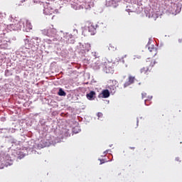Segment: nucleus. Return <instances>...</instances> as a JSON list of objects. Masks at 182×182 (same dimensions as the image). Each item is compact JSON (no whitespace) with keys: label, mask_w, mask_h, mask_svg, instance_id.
Wrapping results in <instances>:
<instances>
[{"label":"nucleus","mask_w":182,"mask_h":182,"mask_svg":"<svg viewBox=\"0 0 182 182\" xmlns=\"http://www.w3.org/2000/svg\"><path fill=\"white\" fill-rule=\"evenodd\" d=\"M133 83H134V77L129 76L128 81L124 84V87H127L128 86H130V85H133Z\"/></svg>","instance_id":"obj_6"},{"label":"nucleus","mask_w":182,"mask_h":182,"mask_svg":"<svg viewBox=\"0 0 182 182\" xmlns=\"http://www.w3.org/2000/svg\"><path fill=\"white\" fill-rule=\"evenodd\" d=\"M100 96L104 99H107V97L110 96V92H109V90H104Z\"/></svg>","instance_id":"obj_8"},{"label":"nucleus","mask_w":182,"mask_h":182,"mask_svg":"<svg viewBox=\"0 0 182 182\" xmlns=\"http://www.w3.org/2000/svg\"><path fill=\"white\" fill-rule=\"evenodd\" d=\"M156 60L153 59V58H147L145 64H144V67H143L141 70L140 72L142 74H148L149 72H151L153 69V68H154V65H156Z\"/></svg>","instance_id":"obj_1"},{"label":"nucleus","mask_w":182,"mask_h":182,"mask_svg":"<svg viewBox=\"0 0 182 182\" xmlns=\"http://www.w3.org/2000/svg\"><path fill=\"white\" fill-rule=\"evenodd\" d=\"M142 98L144 99L145 103H146V102L148 100H151L152 99V97H147V94L146 93H142Z\"/></svg>","instance_id":"obj_9"},{"label":"nucleus","mask_w":182,"mask_h":182,"mask_svg":"<svg viewBox=\"0 0 182 182\" xmlns=\"http://www.w3.org/2000/svg\"><path fill=\"white\" fill-rule=\"evenodd\" d=\"M100 164H105V159H100Z\"/></svg>","instance_id":"obj_13"},{"label":"nucleus","mask_w":182,"mask_h":182,"mask_svg":"<svg viewBox=\"0 0 182 182\" xmlns=\"http://www.w3.org/2000/svg\"><path fill=\"white\" fill-rule=\"evenodd\" d=\"M95 96L96 92L95 91H90L88 94L86 95V97L88 99V100H95Z\"/></svg>","instance_id":"obj_7"},{"label":"nucleus","mask_w":182,"mask_h":182,"mask_svg":"<svg viewBox=\"0 0 182 182\" xmlns=\"http://www.w3.org/2000/svg\"><path fill=\"white\" fill-rule=\"evenodd\" d=\"M109 4H111L112 5H113V4H116V1L114 0H110Z\"/></svg>","instance_id":"obj_12"},{"label":"nucleus","mask_w":182,"mask_h":182,"mask_svg":"<svg viewBox=\"0 0 182 182\" xmlns=\"http://www.w3.org/2000/svg\"><path fill=\"white\" fill-rule=\"evenodd\" d=\"M58 95V96H66V92L62 88H60Z\"/></svg>","instance_id":"obj_10"},{"label":"nucleus","mask_w":182,"mask_h":182,"mask_svg":"<svg viewBox=\"0 0 182 182\" xmlns=\"http://www.w3.org/2000/svg\"><path fill=\"white\" fill-rule=\"evenodd\" d=\"M147 47H148L149 51L151 53V55H152L153 57L156 56V54H157V49L156 48L154 45H151L150 43H148Z\"/></svg>","instance_id":"obj_4"},{"label":"nucleus","mask_w":182,"mask_h":182,"mask_svg":"<svg viewBox=\"0 0 182 182\" xmlns=\"http://www.w3.org/2000/svg\"><path fill=\"white\" fill-rule=\"evenodd\" d=\"M20 29H24L26 32H29L32 29V23L28 20H23L18 22Z\"/></svg>","instance_id":"obj_2"},{"label":"nucleus","mask_w":182,"mask_h":182,"mask_svg":"<svg viewBox=\"0 0 182 182\" xmlns=\"http://www.w3.org/2000/svg\"><path fill=\"white\" fill-rule=\"evenodd\" d=\"M97 117H98V119H99L100 117H103V114H102V112H98V113H97Z\"/></svg>","instance_id":"obj_11"},{"label":"nucleus","mask_w":182,"mask_h":182,"mask_svg":"<svg viewBox=\"0 0 182 182\" xmlns=\"http://www.w3.org/2000/svg\"><path fill=\"white\" fill-rule=\"evenodd\" d=\"M107 153H108V151H107V150L105 151H104V154H107Z\"/></svg>","instance_id":"obj_14"},{"label":"nucleus","mask_w":182,"mask_h":182,"mask_svg":"<svg viewBox=\"0 0 182 182\" xmlns=\"http://www.w3.org/2000/svg\"><path fill=\"white\" fill-rule=\"evenodd\" d=\"M104 66V72L106 73H113V72H114L113 63L105 62Z\"/></svg>","instance_id":"obj_3"},{"label":"nucleus","mask_w":182,"mask_h":182,"mask_svg":"<svg viewBox=\"0 0 182 182\" xmlns=\"http://www.w3.org/2000/svg\"><path fill=\"white\" fill-rule=\"evenodd\" d=\"M130 149H134V148H133V147H131Z\"/></svg>","instance_id":"obj_18"},{"label":"nucleus","mask_w":182,"mask_h":182,"mask_svg":"<svg viewBox=\"0 0 182 182\" xmlns=\"http://www.w3.org/2000/svg\"><path fill=\"white\" fill-rule=\"evenodd\" d=\"M47 11H48V9H45V12H47Z\"/></svg>","instance_id":"obj_16"},{"label":"nucleus","mask_w":182,"mask_h":182,"mask_svg":"<svg viewBox=\"0 0 182 182\" xmlns=\"http://www.w3.org/2000/svg\"><path fill=\"white\" fill-rule=\"evenodd\" d=\"M80 49L81 53H86L90 50V44L80 45Z\"/></svg>","instance_id":"obj_5"},{"label":"nucleus","mask_w":182,"mask_h":182,"mask_svg":"<svg viewBox=\"0 0 182 182\" xmlns=\"http://www.w3.org/2000/svg\"><path fill=\"white\" fill-rule=\"evenodd\" d=\"M176 161H180V159L179 158H176Z\"/></svg>","instance_id":"obj_15"},{"label":"nucleus","mask_w":182,"mask_h":182,"mask_svg":"<svg viewBox=\"0 0 182 182\" xmlns=\"http://www.w3.org/2000/svg\"><path fill=\"white\" fill-rule=\"evenodd\" d=\"M89 28H92V26H89Z\"/></svg>","instance_id":"obj_17"}]
</instances>
